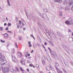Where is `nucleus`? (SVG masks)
Here are the masks:
<instances>
[{
    "mask_svg": "<svg viewBox=\"0 0 73 73\" xmlns=\"http://www.w3.org/2000/svg\"><path fill=\"white\" fill-rule=\"evenodd\" d=\"M63 4L64 5L68 4L70 6L73 4V1L72 0H65L63 2Z\"/></svg>",
    "mask_w": 73,
    "mask_h": 73,
    "instance_id": "nucleus-1",
    "label": "nucleus"
},
{
    "mask_svg": "<svg viewBox=\"0 0 73 73\" xmlns=\"http://www.w3.org/2000/svg\"><path fill=\"white\" fill-rule=\"evenodd\" d=\"M2 69V71L3 73H7L9 72L10 70L9 68H5L3 69V67H0V71Z\"/></svg>",
    "mask_w": 73,
    "mask_h": 73,
    "instance_id": "nucleus-2",
    "label": "nucleus"
},
{
    "mask_svg": "<svg viewBox=\"0 0 73 73\" xmlns=\"http://www.w3.org/2000/svg\"><path fill=\"white\" fill-rule=\"evenodd\" d=\"M48 49L49 50H50V53L51 54L52 57H53V58H58V56H57L55 52H54V53H53V54H52V51L51 49H50V48H48Z\"/></svg>",
    "mask_w": 73,
    "mask_h": 73,
    "instance_id": "nucleus-3",
    "label": "nucleus"
},
{
    "mask_svg": "<svg viewBox=\"0 0 73 73\" xmlns=\"http://www.w3.org/2000/svg\"><path fill=\"white\" fill-rule=\"evenodd\" d=\"M72 19L69 18L68 20L67 21L65 22V23L68 25H70V24H71L72 23Z\"/></svg>",
    "mask_w": 73,
    "mask_h": 73,
    "instance_id": "nucleus-4",
    "label": "nucleus"
},
{
    "mask_svg": "<svg viewBox=\"0 0 73 73\" xmlns=\"http://www.w3.org/2000/svg\"><path fill=\"white\" fill-rule=\"evenodd\" d=\"M45 30L46 31V34H47V35H50V34L51 35H52V33H53V31L52 30H50V32L49 31V30L48 29H45Z\"/></svg>",
    "mask_w": 73,
    "mask_h": 73,
    "instance_id": "nucleus-5",
    "label": "nucleus"
},
{
    "mask_svg": "<svg viewBox=\"0 0 73 73\" xmlns=\"http://www.w3.org/2000/svg\"><path fill=\"white\" fill-rule=\"evenodd\" d=\"M5 58V56L2 54L1 53H0V61H3Z\"/></svg>",
    "mask_w": 73,
    "mask_h": 73,
    "instance_id": "nucleus-6",
    "label": "nucleus"
},
{
    "mask_svg": "<svg viewBox=\"0 0 73 73\" xmlns=\"http://www.w3.org/2000/svg\"><path fill=\"white\" fill-rule=\"evenodd\" d=\"M12 60H13V61L14 62H17V60L16 59V57L14 56H12Z\"/></svg>",
    "mask_w": 73,
    "mask_h": 73,
    "instance_id": "nucleus-7",
    "label": "nucleus"
},
{
    "mask_svg": "<svg viewBox=\"0 0 73 73\" xmlns=\"http://www.w3.org/2000/svg\"><path fill=\"white\" fill-rule=\"evenodd\" d=\"M2 61V62L1 63V65H4V64H5L7 63V60H3Z\"/></svg>",
    "mask_w": 73,
    "mask_h": 73,
    "instance_id": "nucleus-8",
    "label": "nucleus"
},
{
    "mask_svg": "<svg viewBox=\"0 0 73 73\" xmlns=\"http://www.w3.org/2000/svg\"><path fill=\"white\" fill-rule=\"evenodd\" d=\"M41 17L43 19H46L47 18V15L46 14H43Z\"/></svg>",
    "mask_w": 73,
    "mask_h": 73,
    "instance_id": "nucleus-9",
    "label": "nucleus"
},
{
    "mask_svg": "<svg viewBox=\"0 0 73 73\" xmlns=\"http://www.w3.org/2000/svg\"><path fill=\"white\" fill-rule=\"evenodd\" d=\"M46 68L48 71H49L50 70V68L48 66H46Z\"/></svg>",
    "mask_w": 73,
    "mask_h": 73,
    "instance_id": "nucleus-10",
    "label": "nucleus"
},
{
    "mask_svg": "<svg viewBox=\"0 0 73 73\" xmlns=\"http://www.w3.org/2000/svg\"><path fill=\"white\" fill-rule=\"evenodd\" d=\"M64 9L65 11H68V10H69V7L68 6H67L65 7Z\"/></svg>",
    "mask_w": 73,
    "mask_h": 73,
    "instance_id": "nucleus-11",
    "label": "nucleus"
},
{
    "mask_svg": "<svg viewBox=\"0 0 73 73\" xmlns=\"http://www.w3.org/2000/svg\"><path fill=\"white\" fill-rule=\"evenodd\" d=\"M4 36L5 38H7L8 37V35L7 33H5L4 35Z\"/></svg>",
    "mask_w": 73,
    "mask_h": 73,
    "instance_id": "nucleus-12",
    "label": "nucleus"
},
{
    "mask_svg": "<svg viewBox=\"0 0 73 73\" xmlns=\"http://www.w3.org/2000/svg\"><path fill=\"white\" fill-rule=\"evenodd\" d=\"M55 1L56 3H61L62 0H55Z\"/></svg>",
    "mask_w": 73,
    "mask_h": 73,
    "instance_id": "nucleus-13",
    "label": "nucleus"
},
{
    "mask_svg": "<svg viewBox=\"0 0 73 73\" xmlns=\"http://www.w3.org/2000/svg\"><path fill=\"white\" fill-rule=\"evenodd\" d=\"M9 1H11V0H7V4L9 6H11V4H10V2H9Z\"/></svg>",
    "mask_w": 73,
    "mask_h": 73,
    "instance_id": "nucleus-14",
    "label": "nucleus"
},
{
    "mask_svg": "<svg viewBox=\"0 0 73 73\" xmlns=\"http://www.w3.org/2000/svg\"><path fill=\"white\" fill-rule=\"evenodd\" d=\"M64 64L65 65V66L67 67H68L69 66V65H68V63L67 62H65L64 63Z\"/></svg>",
    "mask_w": 73,
    "mask_h": 73,
    "instance_id": "nucleus-15",
    "label": "nucleus"
},
{
    "mask_svg": "<svg viewBox=\"0 0 73 73\" xmlns=\"http://www.w3.org/2000/svg\"><path fill=\"white\" fill-rule=\"evenodd\" d=\"M21 63L23 65H25V62H24L23 60H21Z\"/></svg>",
    "mask_w": 73,
    "mask_h": 73,
    "instance_id": "nucleus-16",
    "label": "nucleus"
},
{
    "mask_svg": "<svg viewBox=\"0 0 73 73\" xmlns=\"http://www.w3.org/2000/svg\"><path fill=\"white\" fill-rule=\"evenodd\" d=\"M47 60L50 63L52 62V60L50 59V57H49L48 58H47Z\"/></svg>",
    "mask_w": 73,
    "mask_h": 73,
    "instance_id": "nucleus-17",
    "label": "nucleus"
},
{
    "mask_svg": "<svg viewBox=\"0 0 73 73\" xmlns=\"http://www.w3.org/2000/svg\"><path fill=\"white\" fill-rule=\"evenodd\" d=\"M49 43L52 46H54V44H53V43H52V42L51 41H49Z\"/></svg>",
    "mask_w": 73,
    "mask_h": 73,
    "instance_id": "nucleus-18",
    "label": "nucleus"
},
{
    "mask_svg": "<svg viewBox=\"0 0 73 73\" xmlns=\"http://www.w3.org/2000/svg\"><path fill=\"white\" fill-rule=\"evenodd\" d=\"M57 35H58L59 36H61V33H60V32H57Z\"/></svg>",
    "mask_w": 73,
    "mask_h": 73,
    "instance_id": "nucleus-19",
    "label": "nucleus"
},
{
    "mask_svg": "<svg viewBox=\"0 0 73 73\" xmlns=\"http://www.w3.org/2000/svg\"><path fill=\"white\" fill-rule=\"evenodd\" d=\"M11 72H12L13 73H15V70L13 69H11Z\"/></svg>",
    "mask_w": 73,
    "mask_h": 73,
    "instance_id": "nucleus-20",
    "label": "nucleus"
},
{
    "mask_svg": "<svg viewBox=\"0 0 73 73\" xmlns=\"http://www.w3.org/2000/svg\"><path fill=\"white\" fill-rule=\"evenodd\" d=\"M38 26H39L40 28H41V24H40V23L39 22H38Z\"/></svg>",
    "mask_w": 73,
    "mask_h": 73,
    "instance_id": "nucleus-21",
    "label": "nucleus"
},
{
    "mask_svg": "<svg viewBox=\"0 0 73 73\" xmlns=\"http://www.w3.org/2000/svg\"><path fill=\"white\" fill-rule=\"evenodd\" d=\"M43 10L45 12H47L48 11V9H46L44 8L43 9Z\"/></svg>",
    "mask_w": 73,
    "mask_h": 73,
    "instance_id": "nucleus-22",
    "label": "nucleus"
},
{
    "mask_svg": "<svg viewBox=\"0 0 73 73\" xmlns=\"http://www.w3.org/2000/svg\"><path fill=\"white\" fill-rule=\"evenodd\" d=\"M11 53L13 54V53H15V50L14 49H13V50H12L11 51Z\"/></svg>",
    "mask_w": 73,
    "mask_h": 73,
    "instance_id": "nucleus-23",
    "label": "nucleus"
},
{
    "mask_svg": "<svg viewBox=\"0 0 73 73\" xmlns=\"http://www.w3.org/2000/svg\"><path fill=\"white\" fill-rule=\"evenodd\" d=\"M59 15L60 16H62V12L61 11L59 12Z\"/></svg>",
    "mask_w": 73,
    "mask_h": 73,
    "instance_id": "nucleus-24",
    "label": "nucleus"
},
{
    "mask_svg": "<svg viewBox=\"0 0 73 73\" xmlns=\"http://www.w3.org/2000/svg\"><path fill=\"white\" fill-rule=\"evenodd\" d=\"M52 36H53V37H54V38H56V35H54V33H52Z\"/></svg>",
    "mask_w": 73,
    "mask_h": 73,
    "instance_id": "nucleus-25",
    "label": "nucleus"
},
{
    "mask_svg": "<svg viewBox=\"0 0 73 73\" xmlns=\"http://www.w3.org/2000/svg\"><path fill=\"white\" fill-rule=\"evenodd\" d=\"M42 64L43 65H45V64H46V63L44 61H42Z\"/></svg>",
    "mask_w": 73,
    "mask_h": 73,
    "instance_id": "nucleus-26",
    "label": "nucleus"
},
{
    "mask_svg": "<svg viewBox=\"0 0 73 73\" xmlns=\"http://www.w3.org/2000/svg\"><path fill=\"white\" fill-rule=\"evenodd\" d=\"M15 69L18 72H20V71H19V68H17V67H16L15 68Z\"/></svg>",
    "mask_w": 73,
    "mask_h": 73,
    "instance_id": "nucleus-27",
    "label": "nucleus"
},
{
    "mask_svg": "<svg viewBox=\"0 0 73 73\" xmlns=\"http://www.w3.org/2000/svg\"><path fill=\"white\" fill-rule=\"evenodd\" d=\"M21 21H22V23H23V22L25 23L26 25V22H25V21H24V19H22Z\"/></svg>",
    "mask_w": 73,
    "mask_h": 73,
    "instance_id": "nucleus-28",
    "label": "nucleus"
},
{
    "mask_svg": "<svg viewBox=\"0 0 73 73\" xmlns=\"http://www.w3.org/2000/svg\"><path fill=\"white\" fill-rule=\"evenodd\" d=\"M20 70H21V71H25L24 70H23V68H22V67H20Z\"/></svg>",
    "mask_w": 73,
    "mask_h": 73,
    "instance_id": "nucleus-29",
    "label": "nucleus"
},
{
    "mask_svg": "<svg viewBox=\"0 0 73 73\" xmlns=\"http://www.w3.org/2000/svg\"><path fill=\"white\" fill-rule=\"evenodd\" d=\"M3 9L0 7V12H1L3 11Z\"/></svg>",
    "mask_w": 73,
    "mask_h": 73,
    "instance_id": "nucleus-30",
    "label": "nucleus"
},
{
    "mask_svg": "<svg viewBox=\"0 0 73 73\" xmlns=\"http://www.w3.org/2000/svg\"><path fill=\"white\" fill-rule=\"evenodd\" d=\"M17 42H15V46L17 48H18V45H17Z\"/></svg>",
    "mask_w": 73,
    "mask_h": 73,
    "instance_id": "nucleus-31",
    "label": "nucleus"
},
{
    "mask_svg": "<svg viewBox=\"0 0 73 73\" xmlns=\"http://www.w3.org/2000/svg\"><path fill=\"white\" fill-rule=\"evenodd\" d=\"M37 46V44H35L33 45V46L34 48H36V46Z\"/></svg>",
    "mask_w": 73,
    "mask_h": 73,
    "instance_id": "nucleus-32",
    "label": "nucleus"
},
{
    "mask_svg": "<svg viewBox=\"0 0 73 73\" xmlns=\"http://www.w3.org/2000/svg\"><path fill=\"white\" fill-rule=\"evenodd\" d=\"M58 73H62V71H60V70H58Z\"/></svg>",
    "mask_w": 73,
    "mask_h": 73,
    "instance_id": "nucleus-33",
    "label": "nucleus"
},
{
    "mask_svg": "<svg viewBox=\"0 0 73 73\" xmlns=\"http://www.w3.org/2000/svg\"><path fill=\"white\" fill-rule=\"evenodd\" d=\"M20 54V56H21V55H22V53L21 52H18V54Z\"/></svg>",
    "mask_w": 73,
    "mask_h": 73,
    "instance_id": "nucleus-34",
    "label": "nucleus"
},
{
    "mask_svg": "<svg viewBox=\"0 0 73 73\" xmlns=\"http://www.w3.org/2000/svg\"><path fill=\"white\" fill-rule=\"evenodd\" d=\"M31 37H33V38H34V40H35V37H34V36H33V35H31Z\"/></svg>",
    "mask_w": 73,
    "mask_h": 73,
    "instance_id": "nucleus-35",
    "label": "nucleus"
},
{
    "mask_svg": "<svg viewBox=\"0 0 73 73\" xmlns=\"http://www.w3.org/2000/svg\"><path fill=\"white\" fill-rule=\"evenodd\" d=\"M0 30L1 31H3V27H0Z\"/></svg>",
    "mask_w": 73,
    "mask_h": 73,
    "instance_id": "nucleus-36",
    "label": "nucleus"
},
{
    "mask_svg": "<svg viewBox=\"0 0 73 73\" xmlns=\"http://www.w3.org/2000/svg\"><path fill=\"white\" fill-rule=\"evenodd\" d=\"M19 25H20H20H21V21L19 20Z\"/></svg>",
    "mask_w": 73,
    "mask_h": 73,
    "instance_id": "nucleus-37",
    "label": "nucleus"
},
{
    "mask_svg": "<svg viewBox=\"0 0 73 73\" xmlns=\"http://www.w3.org/2000/svg\"><path fill=\"white\" fill-rule=\"evenodd\" d=\"M37 45L39 46V48H41V45H40L39 43H37Z\"/></svg>",
    "mask_w": 73,
    "mask_h": 73,
    "instance_id": "nucleus-38",
    "label": "nucleus"
},
{
    "mask_svg": "<svg viewBox=\"0 0 73 73\" xmlns=\"http://www.w3.org/2000/svg\"><path fill=\"white\" fill-rule=\"evenodd\" d=\"M55 66V68H56V70H57V71H58V70H60V69H58V68H57V66Z\"/></svg>",
    "mask_w": 73,
    "mask_h": 73,
    "instance_id": "nucleus-39",
    "label": "nucleus"
},
{
    "mask_svg": "<svg viewBox=\"0 0 73 73\" xmlns=\"http://www.w3.org/2000/svg\"><path fill=\"white\" fill-rule=\"evenodd\" d=\"M56 65L57 66H59V65L57 63H56Z\"/></svg>",
    "mask_w": 73,
    "mask_h": 73,
    "instance_id": "nucleus-40",
    "label": "nucleus"
},
{
    "mask_svg": "<svg viewBox=\"0 0 73 73\" xmlns=\"http://www.w3.org/2000/svg\"><path fill=\"white\" fill-rule=\"evenodd\" d=\"M1 42H3V43L5 42V41H3L2 40H1Z\"/></svg>",
    "mask_w": 73,
    "mask_h": 73,
    "instance_id": "nucleus-41",
    "label": "nucleus"
},
{
    "mask_svg": "<svg viewBox=\"0 0 73 73\" xmlns=\"http://www.w3.org/2000/svg\"><path fill=\"white\" fill-rule=\"evenodd\" d=\"M36 66L37 68H39V65L38 64H36Z\"/></svg>",
    "mask_w": 73,
    "mask_h": 73,
    "instance_id": "nucleus-42",
    "label": "nucleus"
},
{
    "mask_svg": "<svg viewBox=\"0 0 73 73\" xmlns=\"http://www.w3.org/2000/svg\"><path fill=\"white\" fill-rule=\"evenodd\" d=\"M8 25L9 26V27L10 26H11V24L10 23H8Z\"/></svg>",
    "mask_w": 73,
    "mask_h": 73,
    "instance_id": "nucleus-43",
    "label": "nucleus"
},
{
    "mask_svg": "<svg viewBox=\"0 0 73 73\" xmlns=\"http://www.w3.org/2000/svg\"><path fill=\"white\" fill-rule=\"evenodd\" d=\"M38 13V15H39V16H40L41 17V16L42 15H41V13Z\"/></svg>",
    "mask_w": 73,
    "mask_h": 73,
    "instance_id": "nucleus-44",
    "label": "nucleus"
},
{
    "mask_svg": "<svg viewBox=\"0 0 73 73\" xmlns=\"http://www.w3.org/2000/svg\"><path fill=\"white\" fill-rule=\"evenodd\" d=\"M42 25L43 26V27L44 28V27H45V24H44L42 23Z\"/></svg>",
    "mask_w": 73,
    "mask_h": 73,
    "instance_id": "nucleus-45",
    "label": "nucleus"
},
{
    "mask_svg": "<svg viewBox=\"0 0 73 73\" xmlns=\"http://www.w3.org/2000/svg\"><path fill=\"white\" fill-rule=\"evenodd\" d=\"M37 38L38 40H40V37H39V36H38L37 37Z\"/></svg>",
    "mask_w": 73,
    "mask_h": 73,
    "instance_id": "nucleus-46",
    "label": "nucleus"
},
{
    "mask_svg": "<svg viewBox=\"0 0 73 73\" xmlns=\"http://www.w3.org/2000/svg\"><path fill=\"white\" fill-rule=\"evenodd\" d=\"M46 19L48 21V20H49V18L48 17H47Z\"/></svg>",
    "mask_w": 73,
    "mask_h": 73,
    "instance_id": "nucleus-47",
    "label": "nucleus"
},
{
    "mask_svg": "<svg viewBox=\"0 0 73 73\" xmlns=\"http://www.w3.org/2000/svg\"><path fill=\"white\" fill-rule=\"evenodd\" d=\"M29 47H32V44H29Z\"/></svg>",
    "mask_w": 73,
    "mask_h": 73,
    "instance_id": "nucleus-48",
    "label": "nucleus"
},
{
    "mask_svg": "<svg viewBox=\"0 0 73 73\" xmlns=\"http://www.w3.org/2000/svg\"><path fill=\"white\" fill-rule=\"evenodd\" d=\"M25 57H28V53L26 54L25 55Z\"/></svg>",
    "mask_w": 73,
    "mask_h": 73,
    "instance_id": "nucleus-49",
    "label": "nucleus"
},
{
    "mask_svg": "<svg viewBox=\"0 0 73 73\" xmlns=\"http://www.w3.org/2000/svg\"><path fill=\"white\" fill-rule=\"evenodd\" d=\"M19 41H20L21 39V38H20V37L18 38Z\"/></svg>",
    "mask_w": 73,
    "mask_h": 73,
    "instance_id": "nucleus-50",
    "label": "nucleus"
},
{
    "mask_svg": "<svg viewBox=\"0 0 73 73\" xmlns=\"http://www.w3.org/2000/svg\"><path fill=\"white\" fill-rule=\"evenodd\" d=\"M68 32H72V30H71L70 29H69Z\"/></svg>",
    "mask_w": 73,
    "mask_h": 73,
    "instance_id": "nucleus-51",
    "label": "nucleus"
},
{
    "mask_svg": "<svg viewBox=\"0 0 73 73\" xmlns=\"http://www.w3.org/2000/svg\"><path fill=\"white\" fill-rule=\"evenodd\" d=\"M51 70H54V68H53L52 67L51 68Z\"/></svg>",
    "mask_w": 73,
    "mask_h": 73,
    "instance_id": "nucleus-52",
    "label": "nucleus"
},
{
    "mask_svg": "<svg viewBox=\"0 0 73 73\" xmlns=\"http://www.w3.org/2000/svg\"><path fill=\"white\" fill-rule=\"evenodd\" d=\"M29 66H32V64H30L29 65Z\"/></svg>",
    "mask_w": 73,
    "mask_h": 73,
    "instance_id": "nucleus-53",
    "label": "nucleus"
},
{
    "mask_svg": "<svg viewBox=\"0 0 73 73\" xmlns=\"http://www.w3.org/2000/svg\"><path fill=\"white\" fill-rule=\"evenodd\" d=\"M5 29L6 31H8V28L7 27Z\"/></svg>",
    "mask_w": 73,
    "mask_h": 73,
    "instance_id": "nucleus-54",
    "label": "nucleus"
},
{
    "mask_svg": "<svg viewBox=\"0 0 73 73\" xmlns=\"http://www.w3.org/2000/svg\"><path fill=\"white\" fill-rule=\"evenodd\" d=\"M26 13L27 16L28 17V15H29L28 14H29V13H27L26 12Z\"/></svg>",
    "mask_w": 73,
    "mask_h": 73,
    "instance_id": "nucleus-55",
    "label": "nucleus"
},
{
    "mask_svg": "<svg viewBox=\"0 0 73 73\" xmlns=\"http://www.w3.org/2000/svg\"><path fill=\"white\" fill-rule=\"evenodd\" d=\"M62 70L64 72H65L66 71H65V69H64V68H62Z\"/></svg>",
    "mask_w": 73,
    "mask_h": 73,
    "instance_id": "nucleus-56",
    "label": "nucleus"
},
{
    "mask_svg": "<svg viewBox=\"0 0 73 73\" xmlns=\"http://www.w3.org/2000/svg\"><path fill=\"white\" fill-rule=\"evenodd\" d=\"M32 58V57H29L28 58V59H30V58Z\"/></svg>",
    "mask_w": 73,
    "mask_h": 73,
    "instance_id": "nucleus-57",
    "label": "nucleus"
},
{
    "mask_svg": "<svg viewBox=\"0 0 73 73\" xmlns=\"http://www.w3.org/2000/svg\"><path fill=\"white\" fill-rule=\"evenodd\" d=\"M7 25V24L6 23H5L4 24V26H6V25Z\"/></svg>",
    "mask_w": 73,
    "mask_h": 73,
    "instance_id": "nucleus-58",
    "label": "nucleus"
},
{
    "mask_svg": "<svg viewBox=\"0 0 73 73\" xmlns=\"http://www.w3.org/2000/svg\"><path fill=\"white\" fill-rule=\"evenodd\" d=\"M44 45H47V43H46V42H45Z\"/></svg>",
    "mask_w": 73,
    "mask_h": 73,
    "instance_id": "nucleus-59",
    "label": "nucleus"
},
{
    "mask_svg": "<svg viewBox=\"0 0 73 73\" xmlns=\"http://www.w3.org/2000/svg\"><path fill=\"white\" fill-rule=\"evenodd\" d=\"M30 56V54H27V56Z\"/></svg>",
    "mask_w": 73,
    "mask_h": 73,
    "instance_id": "nucleus-60",
    "label": "nucleus"
},
{
    "mask_svg": "<svg viewBox=\"0 0 73 73\" xmlns=\"http://www.w3.org/2000/svg\"><path fill=\"white\" fill-rule=\"evenodd\" d=\"M17 28H18V29H19V27L18 25L17 26Z\"/></svg>",
    "mask_w": 73,
    "mask_h": 73,
    "instance_id": "nucleus-61",
    "label": "nucleus"
},
{
    "mask_svg": "<svg viewBox=\"0 0 73 73\" xmlns=\"http://www.w3.org/2000/svg\"><path fill=\"white\" fill-rule=\"evenodd\" d=\"M31 53H33V50H32Z\"/></svg>",
    "mask_w": 73,
    "mask_h": 73,
    "instance_id": "nucleus-62",
    "label": "nucleus"
},
{
    "mask_svg": "<svg viewBox=\"0 0 73 73\" xmlns=\"http://www.w3.org/2000/svg\"><path fill=\"white\" fill-rule=\"evenodd\" d=\"M71 64L72 66H73V63L71 62Z\"/></svg>",
    "mask_w": 73,
    "mask_h": 73,
    "instance_id": "nucleus-63",
    "label": "nucleus"
},
{
    "mask_svg": "<svg viewBox=\"0 0 73 73\" xmlns=\"http://www.w3.org/2000/svg\"><path fill=\"white\" fill-rule=\"evenodd\" d=\"M28 44H31V42H28Z\"/></svg>",
    "mask_w": 73,
    "mask_h": 73,
    "instance_id": "nucleus-64",
    "label": "nucleus"
}]
</instances>
